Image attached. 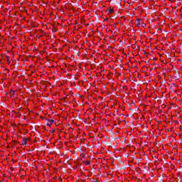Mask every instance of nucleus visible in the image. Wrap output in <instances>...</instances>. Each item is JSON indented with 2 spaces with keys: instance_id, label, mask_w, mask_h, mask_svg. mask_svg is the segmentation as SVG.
Returning a JSON list of instances; mask_svg holds the SVG:
<instances>
[{
  "instance_id": "nucleus-5",
  "label": "nucleus",
  "mask_w": 182,
  "mask_h": 182,
  "mask_svg": "<svg viewBox=\"0 0 182 182\" xmlns=\"http://www.w3.org/2000/svg\"><path fill=\"white\" fill-rule=\"evenodd\" d=\"M86 166H90V161H85Z\"/></svg>"
},
{
  "instance_id": "nucleus-9",
  "label": "nucleus",
  "mask_w": 182,
  "mask_h": 182,
  "mask_svg": "<svg viewBox=\"0 0 182 182\" xmlns=\"http://www.w3.org/2000/svg\"><path fill=\"white\" fill-rule=\"evenodd\" d=\"M57 31H58V30H57L56 28H55L54 31H55V32H57Z\"/></svg>"
},
{
  "instance_id": "nucleus-2",
  "label": "nucleus",
  "mask_w": 182,
  "mask_h": 182,
  "mask_svg": "<svg viewBox=\"0 0 182 182\" xmlns=\"http://www.w3.org/2000/svg\"><path fill=\"white\" fill-rule=\"evenodd\" d=\"M48 122H50L49 124H47V126H49V127H50V126H52V124L54 123V120L53 119H50L48 120Z\"/></svg>"
},
{
  "instance_id": "nucleus-4",
  "label": "nucleus",
  "mask_w": 182,
  "mask_h": 182,
  "mask_svg": "<svg viewBox=\"0 0 182 182\" xmlns=\"http://www.w3.org/2000/svg\"><path fill=\"white\" fill-rule=\"evenodd\" d=\"M26 144H28V143H26V140H23V146H26Z\"/></svg>"
},
{
  "instance_id": "nucleus-1",
  "label": "nucleus",
  "mask_w": 182,
  "mask_h": 182,
  "mask_svg": "<svg viewBox=\"0 0 182 182\" xmlns=\"http://www.w3.org/2000/svg\"><path fill=\"white\" fill-rule=\"evenodd\" d=\"M141 21V18H138L136 21H135V25L136 26H140V22Z\"/></svg>"
},
{
  "instance_id": "nucleus-6",
  "label": "nucleus",
  "mask_w": 182,
  "mask_h": 182,
  "mask_svg": "<svg viewBox=\"0 0 182 182\" xmlns=\"http://www.w3.org/2000/svg\"><path fill=\"white\" fill-rule=\"evenodd\" d=\"M8 64L11 63V61H9V59L7 60Z\"/></svg>"
},
{
  "instance_id": "nucleus-7",
  "label": "nucleus",
  "mask_w": 182,
  "mask_h": 182,
  "mask_svg": "<svg viewBox=\"0 0 182 182\" xmlns=\"http://www.w3.org/2000/svg\"><path fill=\"white\" fill-rule=\"evenodd\" d=\"M11 93H13V95H15V91L11 90Z\"/></svg>"
},
{
  "instance_id": "nucleus-3",
  "label": "nucleus",
  "mask_w": 182,
  "mask_h": 182,
  "mask_svg": "<svg viewBox=\"0 0 182 182\" xmlns=\"http://www.w3.org/2000/svg\"><path fill=\"white\" fill-rule=\"evenodd\" d=\"M109 14H113V12H114V9L109 8L107 9Z\"/></svg>"
},
{
  "instance_id": "nucleus-10",
  "label": "nucleus",
  "mask_w": 182,
  "mask_h": 182,
  "mask_svg": "<svg viewBox=\"0 0 182 182\" xmlns=\"http://www.w3.org/2000/svg\"><path fill=\"white\" fill-rule=\"evenodd\" d=\"M105 21H109V18L105 19Z\"/></svg>"
},
{
  "instance_id": "nucleus-11",
  "label": "nucleus",
  "mask_w": 182,
  "mask_h": 182,
  "mask_svg": "<svg viewBox=\"0 0 182 182\" xmlns=\"http://www.w3.org/2000/svg\"><path fill=\"white\" fill-rule=\"evenodd\" d=\"M7 59H9V56H6Z\"/></svg>"
},
{
  "instance_id": "nucleus-8",
  "label": "nucleus",
  "mask_w": 182,
  "mask_h": 182,
  "mask_svg": "<svg viewBox=\"0 0 182 182\" xmlns=\"http://www.w3.org/2000/svg\"><path fill=\"white\" fill-rule=\"evenodd\" d=\"M24 140H26V141H28V140H29V138H27V139H26Z\"/></svg>"
}]
</instances>
